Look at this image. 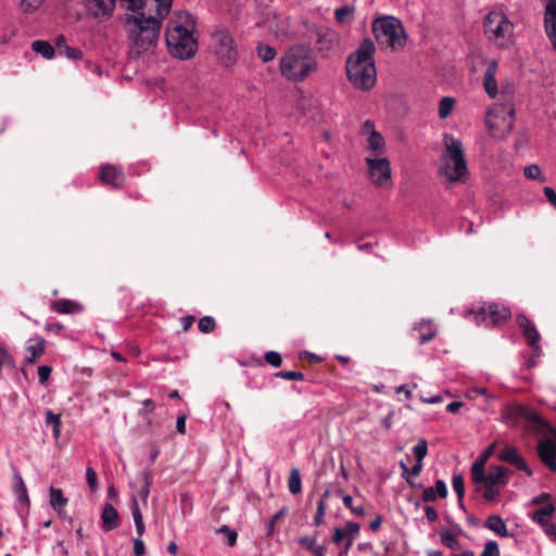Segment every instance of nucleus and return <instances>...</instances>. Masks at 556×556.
<instances>
[{"label":"nucleus","mask_w":556,"mask_h":556,"mask_svg":"<svg viewBox=\"0 0 556 556\" xmlns=\"http://www.w3.org/2000/svg\"><path fill=\"white\" fill-rule=\"evenodd\" d=\"M126 13L124 25L129 39V54L138 59L153 53L156 48L162 21L168 14L173 0H119Z\"/></svg>","instance_id":"obj_1"},{"label":"nucleus","mask_w":556,"mask_h":556,"mask_svg":"<svg viewBox=\"0 0 556 556\" xmlns=\"http://www.w3.org/2000/svg\"><path fill=\"white\" fill-rule=\"evenodd\" d=\"M375 43L371 39H364L356 51L346 59V75L350 83L359 90L369 91L377 81V71L374 60Z\"/></svg>","instance_id":"obj_2"},{"label":"nucleus","mask_w":556,"mask_h":556,"mask_svg":"<svg viewBox=\"0 0 556 556\" xmlns=\"http://www.w3.org/2000/svg\"><path fill=\"white\" fill-rule=\"evenodd\" d=\"M194 20L190 13H181L178 20H170L167 24L165 40L169 53L177 59H191L198 50L195 39Z\"/></svg>","instance_id":"obj_3"},{"label":"nucleus","mask_w":556,"mask_h":556,"mask_svg":"<svg viewBox=\"0 0 556 556\" xmlns=\"http://www.w3.org/2000/svg\"><path fill=\"white\" fill-rule=\"evenodd\" d=\"M316 70L317 61L305 45L290 47L279 60V72L289 81H303Z\"/></svg>","instance_id":"obj_4"},{"label":"nucleus","mask_w":556,"mask_h":556,"mask_svg":"<svg viewBox=\"0 0 556 556\" xmlns=\"http://www.w3.org/2000/svg\"><path fill=\"white\" fill-rule=\"evenodd\" d=\"M444 146L443 164L440 166L439 172L451 182L459 181L468 174L462 141L446 134L444 136Z\"/></svg>","instance_id":"obj_5"},{"label":"nucleus","mask_w":556,"mask_h":556,"mask_svg":"<svg viewBox=\"0 0 556 556\" xmlns=\"http://www.w3.org/2000/svg\"><path fill=\"white\" fill-rule=\"evenodd\" d=\"M485 38L501 49H507L514 43L515 25L501 11L489 12L483 20Z\"/></svg>","instance_id":"obj_6"},{"label":"nucleus","mask_w":556,"mask_h":556,"mask_svg":"<svg viewBox=\"0 0 556 556\" xmlns=\"http://www.w3.org/2000/svg\"><path fill=\"white\" fill-rule=\"evenodd\" d=\"M372 30L381 47L399 50L405 46L404 28L400 20L393 16L377 18L372 24Z\"/></svg>","instance_id":"obj_7"},{"label":"nucleus","mask_w":556,"mask_h":556,"mask_svg":"<svg viewBox=\"0 0 556 556\" xmlns=\"http://www.w3.org/2000/svg\"><path fill=\"white\" fill-rule=\"evenodd\" d=\"M509 470L504 466H490L489 470L482 469V477L478 479L476 476H471L472 482L477 485H483L484 492L483 497L488 502H493L500 494V489L504 488L508 483Z\"/></svg>","instance_id":"obj_8"},{"label":"nucleus","mask_w":556,"mask_h":556,"mask_svg":"<svg viewBox=\"0 0 556 556\" xmlns=\"http://www.w3.org/2000/svg\"><path fill=\"white\" fill-rule=\"evenodd\" d=\"M214 53L219 62L229 67L237 62L238 52L230 33L222 27H217L212 33Z\"/></svg>","instance_id":"obj_9"},{"label":"nucleus","mask_w":556,"mask_h":556,"mask_svg":"<svg viewBox=\"0 0 556 556\" xmlns=\"http://www.w3.org/2000/svg\"><path fill=\"white\" fill-rule=\"evenodd\" d=\"M468 315L473 316L477 324H482L485 327H494L500 323L506 320L510 316L509 308L500 306L496 303H490L488 306H478L471 308Z\"/></svg>","instance_id":"obj_10"},{"label":"nucleus","mask_w":556,"mask_h":556,"mask_svg":"<svg viewBox=\"0 0 556 556\" xmlns=\"http://www.w3.org/2000/svg\"><path fill=\"white\" fill-rule=\"evenodd\" d=\"M369 175L372 182L378 187H387L391 182V166L387 157L366 159Z\"/></svg>","instance_id":"obj_11"},{"label":"nucleus","mask_w":556,"mask_h":556,"mask_svg":"<svg viewBox=\"0 0 556 556\" xmlns=\"http://www.w3.org/2000/svg\"><path fill=\"white\" fill-rule=\"evenodd\" d=\"M516 321L518 327L521 329L528 345L532 349V355L539 357L542 352L539 345L541 336L535 325L523 314H519Z\"/></svg>","instance_id":"obj_12"},{"label":"nucleus","mask_w":556,"mask_h":556,"mask_svg":"<svg viewBox=\"0 0 556 556\" xmlns=\"http://www.w3.org/2000/svg\"><path fill=\"white\" fill-rule=\"evenodd\" d=\"M498 459L515 466L517 469L526 472L528 477H532L533 471L528 466L519 451L511 445H506L497 455Z\"/></svg>","instance_id":"obj_13"},{"label":"nucleus","mask_w":556,"mask_h":556,"mask_svg":"<svg viewBox=\"0 0 556 556\" xmlns=\"http://www.w3.org/2000/svg\"><path fill=\"white\" fill-rule=\"evenodd\" d=\"M544 30L552 43L553 50H556V0H548L544 12Z\"/></svg>","instance_id":"obj_14"},{"label":"nucleus","mask_w":556,"mask_h":556,"mask_svg":"<svg viewBox=\"0 0 556 556\" xmlns=\"http://www.w3.org/2000/svg\"><path fill=\"white\" fill-rule=\"evenodd\" d=\"M497 68H498L497 60H495V59L491 60L488 63V67L483 75L484 90H485L486 94L492 99H495L498 94V87H497V81H496Z\"/></svg>","instance_id":"obj_15"},{"label":"nucleus","mask_w":556,"mask_h":556,"mask_svg":"<svg viewBox=\"0 0 556 556\" xmlns=\"http://www.w3.org/2000/svg\"><path fill=\"white\" fill-rule=\"evenodd\" d=\"M538 454L541 460L556 472V442L552 439L541 441L538 445Z\"/></svg>","instance_id":"obj_16"},{"label":"nucleus","mask_w":556,"mask_h":556,"mask_svg":"<svg viewBox=\"0 0 556 556\" xmlns=\"http://www.w3.org/2000/svg\"><path fill=\"white\" fill-rule=\"evenodd\" d=\"M99 177L105 185H110L113 188H121L125 181L124 173L113 165H104L101 167Z\"/></svg>","instance_id":"obj_17"},{"label":"nucleus","mask_w":556,"mask_h":556,"mask_svg":"<svg viewBox=\"0 0 556 556\" xmlns=\"http://www.w3.org/2000/svg\"><path fill=\"white\" fill-rule=\"evenodd\" d=\"M515 113V106L510 102L495 103L488 110L489 116L501 118L509 129L513 128Z\"/></svg>","instance_id":"obj_18"},{"label":"nucleus","mask_w":556,"mask_h":556,"mask_svg":"<svg viewBox=\"0 0 556 556\" xmlns=\"http://www.w3.org/2000/svg\"><path fill=\"white\" fill-rule=\"evenodd\" d=\"M84 2L92 16L100 17L111 14L116 0H84Z\"/></svg>","instance_id":"obj_19"},{"label":"nucleus","mask_w":556,"mask_h":556,"mask_svg":"<svg viewBox=\"0 0 556 556\" xmlns=\"http://www.w3.org/2000/svg\"><path fill=\"white\" fill-rule=\"evenodd\" d=\"M527 406L525 405H507L502 413V421L509 427H516L521 419H525Z\"/></svg>","instance_id":"obj_20"},{"label":"nucleus","mask_w":556,"mask_h":556,"mask_svg":"<svg viewBox=\"0 0 556 556\" xmlns=\"http://www.w3.org/2000/svg\"><path fill=\"white\" fill-rule=\"evenodd\" d=\"M13 491L17 497V502L20 505H23L28 509L30 505V500L27 493V488L25 485V482L17 469H14L13 473Z\"/></svg>","instance_id":"obj_21"},{"label":"nucleus","mask_w":556,"mask_h":556,"mask_svg":"<svg viewBox=\"0 0 556 556\" xmlns=\"http://www.w3.org/2000/svg\"><path fill=\"white\" fill-rule=\"evenodd\" d=\"M413 331L418 333L417 341L420 345L426 344L437 336L435 326L428 320H422L415 325Z\"/></svg>","instance_id":"obj_22"},{"label":"nucleus","mask_w":556,"mask_h":556,"mask_svg":"<svg viewBox=\"0 0 556 556\" xmlns=\"http://www.w3.org/2000/svg\"><path fill=\"white\" fill-rule=\"evenodd\" d=\"M102 527L104 531H112L118 528L119 526V518L117 510L114 508V506L110 503H106L103 507L102 514Z\"/></svg>","instance_id":"obj_23"},{"label":"nucleus","mask_w":556,"mask_h":556,"mask_svg":"<svg viewBox=\"0 0 556 556\" xmlns=\"http://www.w3.org/2000/svg\"><path fill=\"white\" fill-rule=\"evenodd\" d=\"M484 526L489 530L493 531L495 534H497V535H500L502 538H508V536L511 535L508 532L507 527H506L504 520L498 515H491V516H489L488 519L485 520Z\"/></svg>","instance_id":"obj_24"},{"label":"nucleus","mask_w":556,"mask_h":556,"mask_svg":"<svg viewBox=\"0 0 556 556\" xmlns=\"http://www.w3.org/2000/svg\"><path fill=\"white\" fill-rule=\"evenodd\" d=\"M50 493V505L58 513L61 514L64 507L67 505V497L64 496L63 491L58 488L51 486Z\"/></svg>","instance_id":"obj_25"},{"label":"nucleus","mask_w":556,"mask_h":556,"mask_svg":"<svg viewBox=\"0 0 556 556\" xmlns=\"http://www.w3.org/2000/svg\"><path fill=\"white\" fill-rule=\"evenodd\" d=\"M494 450V444L490 445L486 450L482 452L479 458L472 464L470 472L471 476H476L478 479L482 477V469L485 468V463L492 455Z\"/></svg>","instance_id":"obj_26"},{"label":"nucleus","mask_w":556,"mask_h":556,"mask_svg":"<svg viewBox=\"0 0 556 556\" xmlns=\"http://www.w3.org/2000/svg\"><path fill=\"white\" fill-rule=\"evenodd\" d=\"M299 544L313 553L315 556H325V546L317 544L316 536H302L299 539Z\"/></svg>","instance_id":"obj_27"},{"label":"nucleus","mask_w":556,"mask_h":556,"mask_svg":"<svg viewBox=\"0 0 556 556\" xmlns=\"http://www.w3.org/2000/svg\"><path fill=\"white\" fill-rule=\"evenodd\" d=\"M384 139L382 135L372 129L369 134L368 140H367V149L374 153L380 154L384 150Z\"/></svg>","instance_id":"obj_28"},{"label":"nucleus","mask_w":556,"mask_h":556,"mask_svg":"<svg viewBox=\"0 0 556 556\" xmlns=\"http://www.w3.org/2000/svg\"><path fill=\"white\" fill-rule=\"evenodd\" d=\"M555 511V507L553 504H547L540 509L535 510L532 515L533 521L539 523L541 527L551 522V518Z\"/></svg>","instance_id":"obj_29"},{"label":"nucleus","mask_w":556,"mask_h":556,"mask_svg":"<svg viewBox=\"0 0 556 556\" xmlns=\"http://www.w3.org/2000/svg\"><path fill=\"white\" fill-rule=\"evenodd\" d=\"M29 355L25 358V364H34L45 353V341L43 339L37 340L34 344L27 346Z\"/></svg>","instance_id":"obj_30"},{"label":"nucleus","mask_w":556,"mask_h":556,"mask_svg":"<svg viewBox=\"0 0 556 556\" xmlns=\"http://www.w3.org/2000/svg\"><path fill=\"white\" fill-rule=\"evenodd\" d=\"M53 308L61 314L77 313L83 309L81 305L71 300H59L53 303Z\"/></svg>","instance_id":"obj_31"},{"label":"nucleus","mask_w":556,"mask_h":556,"mask_svg":"<svg viewBox=\"0 0 556 556\" xmlns=\"http://www.w3.org/2000/svg\"><path fill=\"white\" fill-rule=\"evenodd\" d=\"M33 50L42 55L45 59L50 60L55 54V49L45 40H36L31 45Z\"/></svg>","instance_id":"obj_32"},{"label":"nucleus","mask_w":556,"mask_h":556,"mask_svg":"<svg viewBox=\"0 0 556 556\" xmlns=\"http://www.w3.org/2000/svg\"><path fill=\"white\" fill-rule=\"evenodd\" d=\"M45 421L47 426H52L53 438L58 440L61 434V415L54 414L52 410H47Z\"/></svg>","instance_id":"obj_33"},{"label":"nucleus","mask_w":556,"mask_h":556,"mask_svg":"<svg viewBox=\"0 0 556 556\" xmlns=\"http://www.w3.org/2000/svg\"><path fill=\"white\" fill-rule=\"evenodd\" d=\"M288 488L290 493L294 495L299 494L302 491V482L299 469H291L288 480Z\"/></svg>","instance_id":"obj_34"},{"label":"nucleus","mask_w":556,"mask_h":556,"mask_svg":"<svg viewBox=\"0 0 556 556\" xmlns=\"http://www.w3.org/2000/svg\"><path fill=\"white\" fill-rule=\"evenodd\" d=\"M141 479H142V486L138 491V495L141 497V500L147 501L150 494V485L152 483V472L151 470H143L141 471Z\"/></svg>","instance_id":"obj_35"},{"label":"nucleus","mask_w":556,"mask_h":556,"mask_svg":"<svg viewBox=\"0 0 556 556\" xmlns=\"http://www.w3.org/2000/svg\"><path fill=\"white\" fill-rule=\"evenodd\" d=\"M455 105V99L452 97H443L439 103V117L445 119L450 116Z\"/></svg>","instance_id":"obj_36"},{"label":"nucleus","mask_w":556,"mask_h":556,"mask_svg":"<svg viewBox=\"0 0 556 556\" xmlns=\"http://www.w3.org/2000/svg\"><path fill=\"white\" fill-rule=\"evenodd\" d=\"M452 486L454 492L456 493L458 503H462V500L465 496V482L464 477L460 473L453 475Z\"/></svg>","instance_id":"obj_37"},{"label":"nucleus","mask_w":556,"mask_h":556,"mask_svg":"<svg viewBox=\"0 0 556 556\" xmlns=\"http://www.w3.org/2000/svg\"><path fill=\"white\" fill-rule=\"evenodd\" d=\"M287 513L288 509L282 507L266 522V531L268 536H273L275 534L277 522L282 519Z\"/></svg>","instance_id":"obj_38"},{"label":"nucleus","mask_w":556,"mask_h":556,"mask_svg":"<svg viewBox=\"0 0 556 556\" xmlns=\"http://www.w3.org/2000/svg\"><path fill=\"white\" fill-rule=\"evenodd\" d=\"M276 49L268 46V45H263V43H258L257 46V55L258 58L263 61V62H269V61H273L276 56Z\"/></svg>","instance_id":"obj_39"},{"label":"nucleus","mask_w":556,"mask_h":556,"mask_svg":"<svg viewBox=\"0 0 556 556\" xmlns=\"http://www.w3.org/2000/svg\"><path fill=\"white\" fill-rule=\"evenodd\" d=\"M329 491H325L320 500L317 503V511L314 517V525L320 526L324 522V516L326 510L325 500L328 497Z\"/></svg>","instance_id":"obj_40"},{"label":"nucleus","mask_w":556,"mask_h":556,"mask_svg":"<svg viewBox=\"0 0 556 556\" xmlns=\"http://www.w3.org/2000/svg\"><path fill=\"white\" fill-rule=\"evenodd\" d=\"M440 540L443 545L451 549H458L459 548V542L456 539V536L451 533L450 531L445 530L440 533Z\"/></svg>","instance_id":"obj_41"},{"label":"nucleus","mask_w":556,"mask_h":556,"mask_svg":"<svg viewBox=\"0 0 556 556\" xmlns=\"http://www.w3.org/2000/svg\"><path fill=\"white\" fill-rule=\"evenodd\" d=\"M416 460L422 462L428 454V443L425 439H420L413 448Z\"/></svg>","instance_id":"obj_42"},{"label":"nucleus","mask_w":556,"mask_h":556,"mask_svg":"<svg viewBox=\"0 0 556 556\" xmlns=\"http://www.w3.org/2000/svg\"><path fill=\"white\" fill-rule=\"evenodd\" d=\"M215 326H216L215 320L211 316H204V317L200 318V320L198 323V328L203 333L212 332L215 329Z\"/></svg>","instance_id":"obj_43"},{"label":"nucleus","mask_w":556,"mask_h":556,"mask_svg":"<svg viewBox=\"0 0 556 556\" xmlns=\"http://www.w3.org/2000/svg\"><path fill=\"white\" fill-rule=\"evenodd\" d=\"M525 419L533 422L539 427H547V422L545 421V419L541 417V415L538 414L536 412L530 409L528 406L527 414H525Z\"/></svg>","instance_id":"obj_44"},{"label":"nucleus","mask_w":556,"mask_h":556,"mask_svg":"<svg viewBox=\"0 0 556 556\" xmlns=\"http://www.w3.org/2000/svg\"><path fill=\"white\" fill-rule=\"evenodd\" d=\"M525 176L529 179H538L540 181H545V178L542 176L541 168L536 164H531L525 168Z\"/></svg>","instance_id":"obj_45"},{"label":"nucleus","mask_w":556,"mask_h":556,"mask_svg":"<svg viewBox=\"0 0 556 556\" xmlns=\"http://www.w3.org/2000/svg\"><path fill=\"white\" fill-rule=\"evenodd\" d=\"M343 504L346 508H349L353 514L357 516H364L365 515V508L363 506H355L353 505V498L351 495H344L342 497Z\"/></svg>","instance_id":"obj_46"},{"label":"nucleus","mask_w":556,"mask_h":556,"mask_svg":"<svg viewBox=\"0 0 556 556\" xmlns=\"http://www.w3.org/2000/svg\"><path fill=\"white\" fill-rule=\"evenodd\" d=\"M359 528H361L359 523L353 522V521H348L345 523L344 528H342V529L346 533V539H351L354 541L355 538L359 533Z\"/></svg>","instance_id":"obj_47"},{"label":"nucleus","mask_w":556,"mask_h":556,"mask_svg":"<svg viewBox=\"0 0 556 556\" xmlns=\"http://www.w3.org/2000/svg\"><path fill=\"white\" fill-rule=\"evenodd\" d=\"M277 377L279 378H282V379H286V380H304L305 379V376L303 372L301 371H294V370H285V371H279L276 374Z\"/></svg>","instance_id":"obj_48"},{"label":"nucleus","mask_w":556,"mask_h":556,"mask_svg":"<svg viewBox=\"0 0 556 556\" xmlns=\"http://www.w3.org/2000/svg\"><path fill=\"white\" fill-rule=\"evenodd\" d=\"M480 556H500L498 544L495 541H488Z\"/></svg>","instance_id":"obj_49"},{"label":"nucleus","mask_w":556,"mask_h":556,"mask_svg":"<svg viewBox=\"0 0 556 556\" xmlns=\"http://www.w3.org/2000/svg\"><path fill=\"white\" fill-rule=\"evenodd\" d=\"M353 14V9L348 7V5H344V7H341V8H338L336 9L334 11V16H336V20L340 23H343L346 21V18L349 16H351Z\"/></svg>","instance_id":"obj_50"},{"label":"nucleus","mask_w":556,"mask_h":556,"mask_svg":"<svg viewBox=\"0 0 556 556\" xmlns=\"http://www.w3.org/2000/svg\"><path fill=\"white\" fill-rule=\"evenodd\" d=\"M86 479L90 490L94 492L98 489V479L97 473L92 467H87Z\"/></svg>","instance_id":"obj_51"},{"label":"nucleus","mask_w":556,"mask_h":556,"mask_svg":"<svg viewBox=\"0 0 556 556\" xmlns=\"http://www.w3.org/2000/svg\"><path fill=\"white\" fill-rule=\"evenodd\" d=\"M265 361L273 367H279L281 365V356L278 352L268 351L265 353Z\"/></svg>","instance_id":"obj_52"},{"label":"nucleus","mask_w":556,"mask_h":556,"mask_svg":"<svg viewBox=\"0 0 556 556\" xmlns=\"http://www.w3.org/2000/svg\"><path fill=\"white\" fill-rule=\"evenodd\" d=\"M219 532L226 534L228 546H233L236 544L238 534L235 530L230 529L228 526H223L219 529Z\"/></svg>","instance_id":"obj_53"},{"label":"nucleus","mask_w":556,"mask_h":556,"mask_svg":"<svg viewBox=\"0 0 556 556\" xmlns=\"http://www.w3.org/2000/svg\"><path fill=\"white\" fill-rule=\"evenodd\" d=\"M61 55H65L67 59L76 61L83 58V52L79 49L64 46V50Z\"/></svg>","instance_id":"obj_54"},{"label":"nucleus","mask_w":556,"mask_h":556,"mask_svg":"<svg viewBox=\"0 0 556 556\" xmlns=\"http://www.w3.org/2000/svg\"><path fill=\"white\" fill-rule=\"evenodd\" d=\"M131 514H132L135 523L143 521V517L140 511L139 504H138L137 497L135 495L131 497Z\"/></svg>","instance_id":"obj_55"},{"label":"nucleus","mask_w":556,"mask_h":556,"mask_svg":"<svg viewBox=\"0 0 556 556\" xmlns=\"http://www.w3.org/2000/svg\"><path fill=\"white\" fill-rule=\"evenodd\" d=\"M52 372V367L49 365H40L38 367L39 383L45 384Z\"/></svg>","instance_id":"obj_56"},{"label":"nucleus","mask_w":556,"mask_h":556,"mask_svg":"<svg viewBox=\"0 0 556 556\" xmlns=\"http://www.w3.org/2000/svg\"><path fill=\"white\" fill-rule=\"evenodd\" d=\"M332 35L327 33H317V43H319V49L329 48L332 43Z\"/></svg>","instance_id":"obj_57"},{"label":"nucleus","mask_w":556,"mask_h":556,"mask_svg":"<svg viewBox=\"0 0 556 556\" xmlns=\"http://www.w3.org/2000/svg\"><path fill=\"white\" fill-rule=\"evenodd\" d=\"M42 2L43 0H22L21 8L25 12H30L36 10Z\"/></svg>","instance_id":"obj_58"},{"label":"nucleus","mask_w":556,"mask_h":556,"mask_svg":"<svg viewBox=\"0 0 556 556\" xmlns=\"http://www.w3.org/2000/svg\"><path fill=\"white\" fill-rule=\"evenodd\" d=\"M142 405H143V407L140 408L138 412V414L140 416H146V415L152 413L155 408V404L151 399H147V400L142 401Z\"/></svg>","instance_id":"obj_59"},{"label":"nucleus","mask_w":556,"mask_h":556,"mask_svg":"<svg viewBox=\"0 0 556 556\" xmlns=\"http://www.w3.org/2000/svg\"><path fill=\"white\" fill-rule=\"evenodd\" d=\"M434 491L437 495L441 498H445L447 496V486L443 480H437Z\"/></svg>","instance_id":"obj_60"},{"label":"nucleus","mask_w":556,"mask_h":556,"mask_svg":"<svg viewBox=\"0 0 556 556\" xmlns=\"http://www.w3.org/2000/svg\"><path fill=\"white\" fill-rule=\"evenodd\" d=\"M438 495L434 491L433 486L425 488L422 491V501L426 503L434 502L437 500Z\"/></svg>","instance_id":"obj_61"},{"label":"nucleus","mask_w":556,"mask_h":556,"mask_svg":"<svg viewBox=\"0 0 556 556\" xmlns=\"http://www.w3.org/2000/svg\"><path fill=\"white\" fill-rule=\"evenodd\" d=\"M146 554V545L144 542L137 538L134 540V555L135 556H143Z\"/></svg>","instance_id":"obj_62"},{"label":"nucleus","mask_w":556,"mask_h":556,"mask_svg":"<svg viewBox=\"0 0 556 556\" xmlns=\"http://www.w3.org/2000/svg\"><path fill=\"white\" fill-rule=\"evenodd\" d=\"M543 193L551 205L556 208V191L552 187L546 186L543 189Z\"/></svg>","instance_id":"obj_63"},{"label":"nucleus","mask_w":556,"mask_h":556,"mask_svg":"<svg viewBox=\"0 0 556 556\" xmlns=\"http://www.w3.org/2000/svg\"><path fill=\"white\" fill-rule=\"evenodd\" d=\"M542 529L551 540L556 542V522H548Z\"/></svg>","instance_id":"obj_64"}]
</instances>
